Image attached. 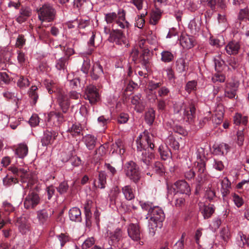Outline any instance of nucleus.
<instances>
[{"mask_svg": "<svg viewBox=\"0 0 249 249\" xmlns=\"http://www.w3.org/2000/svg\"><path fill=\"white\" fill-rule=\"evenodd\" d=\"M15 177H20L22 187L24 189V195H27L24 200V208L26 209H34L38 205L41 201L39 193L40 191V186L37 180L29 176L27 170L23 168H18L15 166L10 167L9 169Z\"/></svg>", "mask_w": 249, "mask_h": 249, "instance_id": "1", "label": "nucleus"}, {"mask_svg": "<svg viewBox=\"0 0 249 249\" xmlns=\"http://www.w3.org/2000/svg\"><path fill=\"white\" fill-rule=\"evenodd\" d=\"M37 14L38 19L41 22V25L39 27V29L42 33L48 36L49 33L42 29V27L47 26L44 23L52 22L55 19L56 11L55 8L53 5L46 3L37 9Z\"/></svg>", "mask_w": 249, "mask_h": 249, "instance_id": "2", "label": "nucleus"}, {"mask_svg": "<svg viewBox=\"0 0 249 249\" xmlns=\"http://www.w3.org/2000/svg\"><path fill=\"white\" fill-rule=\"evenodd\" d=\"M150 219L148 220V228L149 234L154 236L158 228H161L162 222L165 219V214L163 210L160 207L155 206L153 209L150 211Z\"/></svg>", "mask_w": 249, "mask_h": 249, "instance_id": "3", "label": "nucleus"}, {"mask_svg": "<svg viewBox=\"0 0 249 249\" xmlns=\"http://www.w3.org/2000/svg\"><path fill=\"white\" fill-rule=\"evenodd\" d=\"M71 119L68 115L61 112L51 111L48 114L46 125L48 127L58 126L63 122L70 121Z\"/></svg>", "mask_w": 249, "mask_h": 249, "instance_id": "4", "label": "nucleus"}, {"mask_svg": "<svg viewBox=\"0 0 249 249\" xmlns=\"http://www.w3.org/2000/svg\"><path fill=\"white\" fill-rule=\"evenodd\" d=\"M126 176L134 183H137L141 178V173L138 165L133 161L127 162L125 165Z\"/></svg>", "mask_w": 249, "mask_h": 249, "instance_id": "5", "label": "nucleus"}, {"mask_svg": "<svg viewBox=\"0 0 249 249\" xmlns=\"http://www.w3.org/2000/svg\"><path fill=\"white\" fill-rule=\"evenodd\" d=\"M196 163L197 164L195 167L198 174L196 178V189H199L206 179L207 172L206 168L205 161L203 159L200 158L199 161H197Z\"/></svg>", "mask_w": 249, "mask_h": 249, "instance_id": "6", "label": "nucleus"}, {"mask_svg": "<svg viewBox=\"0 0 249 249\" xmlns=\"http://www.w3.org/2000/svg\"><path fill=\"white\" fill-rule=\"evenodd\" d=\"M175 187H168L167 198L172 205L176 207H181L184 205L185 198L183 195L178 193H175Z\"/></svg>", "mask_w": 249, "mask_h": 249, "instance_id": "7", "label": "nucleus"}, {"mask_svg": "<svg viewBox=\"0 0 249 249\" xmlns=\"http://www.w3.org/2000/svg\"><path fill=\"white\" fill-rule=\"evenodd\" d=\"M154 159V155L152 152H150L149 150H143L137 152L135 160L142 166L145 165L146 166H149L152 160Z\"/></svg>", "mask_w": 249, "mask_h": 249, "instance_id": "8", "label": "nucleus"}, {"mask_svg": "<svg viewBox=\"0 0 249 249\" xmlns=\"http://www.w3.org/2000/svg\"><path fill=\"white\" fill-rule=\"evenodd\" d=\"M85 98L88 99L91 105H94L100 100V95L97 88L93 85L87 87L85 90Z\"/></svg>", "mask_w": 249, "mask_h": 249, "instance_id": "9", "label": "nucleus"}, {"mask_svg": "<svg viewBox=\"0 0 249 249\" xmlns=\"http://www.w3.org/2000/svg\"><path fill=\"white\" fill-rule=\"evenodd\" d=\"M137 151L147 150V148H150L153 149L154 144L152 142L149 136L140 135L136 140Z\"/></svg>", "mask_w": 249, "mask_h": 249, "instance_id": "10", "label": "nucleus"}, {"mask_svg": "<svg viewBox=\"0 0 249 249\" xmlns=\"http://www.w3.org/2000/svg\"><path fill=\"white\" fill-rule=\"evenodd\" d=\"M168 187H175V193H178L184 196V195H189L191 189L188 184L184 180H178L173 185L171 186H168Z\"/></svg>", "mask_w": 249, "mask_h": 249, "instance_id": "11", "label": "nucleus"}, {"mask_svg": "<svg viewBox=\"0 0 249 249\" xmlns=\"http://www.w3.org/2000/svg\"><path fill=\"white\" fill-rule=\"evenodd\" d=\"M58 103L62 110V112L64 115L68 116L69 118H71V113L69 112V109L70 106V100L68 97L64 94H60L58 97Z\"/></svg>", "mask_w": 249, "mask_h": 249, "instance_id": "12", "label": "nucleus"}, {"mask_svg": "<svg viewBox=\"0 0 249 249\" xmlns=\"http://www.w3.org/2000/svg\"><path fill=\"white\" fill-rule=\"evenodd\" d=\"M110 22L112 20L115 19L116 20V24L120 26L121 28H124L125 26H127L128 22L125 21V14L124 10H119L118 13L112 12L110 13Z\"/></svg>", "mask_w": 249, "mask_h": 249, "instance_id": "13", "label": "nucleus"}, {"mask_svg": "<svg viewBox=\"0 0 249 249\" xmlns=\"http://www.w3.org/2000/svg\"><path fill=\"white\" fill-rule=\"evenodd\" d=\"M58 135V133L56 131L46 130L44 132L43 136L41 140L42 145L43 146H47L53 144L54 141L56 139Z\"/></svg>", "mask_w": 249, "mask_h": 249, "instance_id": "14", "label": "nucleus"}, {"mask_svg": "<svg viewBox=\"0 0 249 249\" xmlns=\"http://www.w3.org/2000/svg\"><path fill=\"white\" fill-rule=\"evenodd\" d=\"M127 232L129 237L134 241L141 239L140 228L137 224L131 223L127 228Z\"/></svg>", "mask_w": 249, "mask_h": 249, "instance_id": "15", "label": "nucleus"}, {"mask_svg": "<svg viewBox=\"0 0 249 249\" xmlns=\"http://www.w3.org/2000/svg\"><path fill=\"white\" fill-rule=\"evenodd\" d=\"M196 107L195 104L191 102L189 105L185 108L184 115L187 119V121L189 123H192L194 122L196 118Z\"/></svg>", "mask_w": 249, "mask_h": 249, "instance_id": "16", "label": "nucleus"}, {"mask_svg": "<svg viewBox=\"0 0 249 249\" xmlns=\"http://www.w3.org/2000/svg\"><path fill=\"white\" fill-rule=\"evenodd\" d=\"M122 237V231L120 229H117L113 233L110 235V240L112 244H110L111 247L110 249H119L120 248L119 243Z\"/></svg>", "mask_w": 249, "mask_h": 249, "instance_id": "17", "label": "nucleus"}, {"mask_svg": "<svg viewBox=\"0 0 249 249\" xmlns=\"http://www.w3.org/2000/svg\"><path fill=\"white\" fill-rule=\"evenodd\" d=\"M101 40V36L100 34L96 32H92L91 36L88 41V46L89 49L87 53V54L89 55L91 54L92 52L94 50V48L95 47V42L99 43Z\"/></svg>", "mask_w": 249, "mask_h": 249, "instance_id": "18", "label": "nucleus"}, {"mask_svg": "<svg viewBox=\"0 0 249 249\" xmlns=\"http://www.w3.org/2000/svg\"><path fill=\"white\" fill-rule=\"evenodd\" d=\"M180 43L184 48L189 49L194 47L195 38L192 36L182 35L180 37Z\"/></svg>", "mask_w": 249, "mask_h": 249, "instance_id": "19", "label": "nucleus"}, {"mask_svg": "<svg viewBox=\"0 0 249 249\" xmlns=\"http://www.w3.org/2000/svg\"><path fill=\"white\" fill-rule=\"evenodd\" d=\"M51 216V214L49 213V210L46 209H42L36 212V217L40 225H45Z\"/></svg>", "mask_w": 249, "mask_h": 249, "instance_id": "20", "label": "nucleus"}, {"mask_svg": "<svg viewBox=\"0 0 249 249\" xmlns=\"http://www.w3.org/2000/svg\"><path fill=\"white\" fill-rule=\"evenodd\" d=\"M69 216L70 219L75 222H80L82 221L81 212L77 207H73L69 210Z\"/></svg>", "mask_w": 249, "mask_h": 249, "instance_id": "21", "label": "nucleus"}, {"mask_svg": "<svg viewBox=\"0 0 249 249\" xmlns=\"http://www.w3.org/2000/svg\"><path fill=\"white\" fill-rule=\"evenodd\" d=\"M97 138L94 136L88 134L83 137V141L89 150H92L97 143Z\"/></svg>", "mask_w": 249, "mask_h": 249, "instance_id": "22", "label": "nucleus"}, {"mask_svg": "<svg viewBox=\"0 0 249 249\" xmlns=\"http://www.w3.org/2000/svg\"><path fill=\"white\" fill-rule=\"evenodd\" d=\"M107 175L104 172L101 171L99 173L98 179L95 180L93 183L96 188H104L107 183Z\"/></svg>", "mask_w": 249, "mask_h": 249, "instance_id": "23", "label": "nucleus"}, {"mask_svg": "<svg viewBox=\"0 0 249 249\" xmlns=\"http://www.w3.org/2000/svg\"><path fill=\"white\" fill-rule=\"evenodd\" d=\"M239 49L240 45L239 43L235 41L229 42L225 47L226 52L230 55L237 54Z\"/></svg>", "mask_w": 249, "mask_h": 249, "instance_id": "24", "label": "nucleus"}, {"mask_svg": "<svg viewBox=\"0 0 249 249\" xmlns=\"http://www.w3.org/2000/svg\"><path fill=\"white\" fill-rule=\"evenodd\" d=\"M123 36V33L120 30H114L113 28L112 32L110 33V42H115L116 44H120Z\"/></svg>", "mask_w": 249, "mask_h": 249, "instance_id": "25", "label": "nucleus"}, {"mask_svg": "<svg viewBox=\"0 0 249 249\" xmlns=\"http://www.w3.org/2000/svg\"><path fill=\"white\" fill-rule=\"evenodd\" d=\"M38 88L36 86H33L28 91L29 96L30 98V103L32 106L36 104L39 96L37 93Z\"/></svg>", "mask_w": 249, "mask_h": 249, "instance_id": "26", "label": "nucleus"}, {"mask_svg": "<svg viewBox=\"0 0 249 249\" xmlns=\"http://www.w3.org/2000/svg\"><path fill=\"white\" fill-rule=\"evenodd\" d=\"M103 73V70L102 66L98 63H95L92 67V71L91 72V76L94 80H96L98 78L100 75Z\"/></svg>", "mask_w": 249, "mask_h": 249, "instance_id": "27", "label": "nucleus"}, {"mask_svg": "<svg viewBox=\"0 0 249 249\" xmlns=\"http://www.w3.org/2000/svg\"><path fill=\"white\" fill-rule=\"evenodd\" d=\"M119 173L116 168L110 165V180L114 184H118L119 180Z\"/></svg>", "mask_w": 249, "mask_h": 249, "instance_id": "28", "label": "nucleus"}, {"mask_svg": "<svg viewBox=\"0 0 249 249\" xmlns=\"http://www.w3.org/2000/svg\"><path fill=\"white\" fill-rule=\"evenodd\" d=\"M215 208L212 204L209 205H204L202 210V213L204 219H208L210 218L212 214L214 213Z\"/></svg>", "mask_w": 249, "mask_h": 249, "instance_id": "29", "label": "nucleus"}, {"mask_svg": "<svg viewBox=\"0 0 249 249\" xmlns=\"http://www.w3.org/2000/svg\"><path fill=\"white\" fill-rule=\"evenodd\" d=\"M82 127L79 124H74L69 129L68 131L73 137L80 136L82 134Z\"/></svg>", "mask_w": 249, "mask_h": 249, "instance_id": "30", "label": "nucleus"}, {"mask_svg": "<svg viewBox=\"0 0 249 249\" xmlns=\"http://www.w3.org/2000/svg\"><path fill=\"white\" fill-rule=\"evenodd\" d=\"M123 193L127 200H130L135 197L133 190L130 185L125 186L122 189Z\"/></svg>", "mask_w": 249, "mask_h": 249, "instance_id": "31", "label": "nucleus"}, {"mask_svg": "<svg viewBox=\"0 0 249 249\" xmlns=\"http://www.w3.org/2000/svg\"><path fill=\"white\" fill-rule=\"evenodd\" d=\"M11 57L10 52L3 51L0 53V67H3L6 63L9 62Z\"/></svg>", "mask_w": 249, "mask_h": 249, "instance_id": "32", "label": "nucleus"}, {"mask_svg": "<svg viewBox=\"0 0 249 249\" xmlns=\"http://www.w3.org/2000/svg\"><path fill=\"white\" fill-rule=\"evenodd\" d=\"M28 152L27 146L24 144H20L17 148L16 153L19 158H23L27 155Z\"/></svg>", "mask_w": 249, "mask_h": 249, "instance_id": "33", "label": "nucleus"}, {"mask_svg": "<svg viewBox=\"0 0 249 249\" xmlns=\"http://www.w3.org/2000/svg\"><path fill=\"white\" fill-rule=\"evenodd\" d=\"M155 118V111L153 108L149 109L145 114V120L149 125H151Z\"/></svg>", "mask_w": 249, "mask_h": 249, "instance_id": "34", "label": "nucleus"}, {"mask_svg": "<svg viewBox=\"0 0 249 249\" xmlns=\"http://www.w3.org/2000/svg\"><path fill=\"white\" fill-rule=\"evenodd\" d=\"M68 57H63L56 62L55 67L58 70H64L68 64Z\"/></svg>", "mask_w": 249, "mask_h": 249, "instance_id": "35", "label": "nucleus"}, {"mask_svg": "<svg viewBox=\"0 0 249 249\" xmlns=\"http://www.w3.org/2000/svg\"><path fill=\"white\" fill-rule=\"evenodd\" d=\"M159 151L161 159L163 160H166L171 156V152L167 146H160Z\"/></svg>", "mask_w": 249, "mask_h": 249, "instance_id": "36", "label": "nucleus"}, {"mask_svg": "<svg viewBox=\"0 0 249 249\" xmlns=\"http://www.w3.org/2000/svg\"><path fill=\"white\" fill-rule=\"evenodd\" d=\"M176 64L177 70L179 72H182L187 69V66L186 65L185 60L182 58L178 59L176 62Z\"/></svg>", "mask_w": 249, "mask_h": 249, "instance_id": "37", "label": "nucleus"}, {"mask_svg": "<svg viewBox=\"0 0 249 249\" xmlns=\"http://www.w3.org/2000/svg\"><path fill=\"white\" fill-rule=\"evenodd\" d=\"M60 242L61 247H62L68 242L71 240V238L67 233H61L57 236Z\"/></svg>", "mask_w": 249, "mask_h": 249, "instance_id": "38", "label": "nucleus"}, {"mask_svg": "<svg viewBox=\"0 0 249 249\" xmlns=\"http://www.w3.org/2000/svg\"><path fill=\"white\" fill-rule=\"evenodd\" d=\"M105 148L104 146H101L99 147L98 149L96 150L95 152V154L94 155L92 159L91 160V162L93 163L94 164H97L99 161L100 160V156L98 154V152H99L100 154V152L102 151L103 153L104 152Z\"/></svg>", "mask_w": 249, "mask_h": 249, "instance_id": "39", "label": "nucleus"}, {"mask_svg": "<svg viewBox=\"0 0 249 249\" xmlns=\"http://www.w3.org/2000/svg\"><path fill=\"white\" fill-rule=\"evenodd\" d=\"M230 147L226 143H222L218 145L215 149L217 152L221 153L222 155L227 154L229 151Z\"/></svg>", "mask_w": 249, "mask_h": 249, "instance_id": "40", "label": "nucleus"}, {"mask_svg": "<svg viewBox=\"0 0 249 249\" xmlns=\"http://www.w3.org/2000/svg\"><path fill=\"white\" fill-rule=\"evenodd\" d=\"M167 143L175 150L179 149V142L172 136H170L168 138Z\"/></svg>", "mask_w": 249, "mask_h": 249, "instance_id": "41", "label": "nucleus"}, {"mask_svg": "<svg viewBox=\"0 0 249 249\" xmlns=\"http://www.w3.org/2000/svg\"><path fill=\"white\" fill-rule=\"evenodd\" d=\"M161 54V60L164 62H169L173 59V55L169 51H163Z\"/></svg>", "mask_w": 249, "mask_h": 249, "instance_id": "42", "label": "nucleus"}, {"mask_svg": "<svg viewBox=\"0 0 249 249\" xmlns=\"http://www.w3.org/2000/svg\"><path fill=\"white\" fill-rule=\"evenodd\" d=\"M3 184L6 186H10L14 184L18 183V178L16 177H8L6 176L3 179Z\"/></svg>", "mask_w": 249, "mask_h": 249, "instance_id": "43", "label": "nucleus"}, {"mask_svg": "<svg viewBox=\"0 0 249 249\" xmlns=\"http://www.w3.org/2000/svg\"><path fill=\"white\" fill-rule=\"evenodd\" d=\"M69 189V185L67 182L63 181L61 182L58 187L56 188L57 192L60 194L62 195L67 193Z\"/></svg>", "mask_w": 249, "mask_h": 249, "instance_id": "44", "label": "nucleus"}, {"mask_svg": "<svg viewBox=\"0 0 249 249\" xmlns=\"http://www.w3.org/2000/svg\"><path fill=\"white\" fill-rule=\"evenodd\" d=\"M220 236L225 243H227L230 238L229 230L227 228H223L220 232Z\"/></svg>", "mask_w": 249, "mask_h": 249, "instance_id": "45", "label": "nucleus"}, {"mask_svg": "<svg viewBox=\"0 0 249 249\" xmlns=\"http://www.w3.org/2000/svg\"><path fill=\"white\" fill-rule=\"evenodd\" d=\"M17 85L19 88H25L29 85V79L26 77L21 76L17 82Z\"/></svg>", "mask_w": 249, "mask_h": 249, "instance_id": "46", "label": "nucleus"}, {"mask_svg": "<svg viewBox=\"0 0 249 249\" xmlns=\"http://www.w3.org/2000/svg\"><path fill=\"white\" fill-rule=\"evenodd\" d=\"M153 170L158 174H161L164 172V168L162 164L160 161L155 162L153 166Z\"/></svg>", "mask_w": 249, "mask_h": 249, "instance_id": "47", "label": "nucleus"}, {"mask_svg": "<svg viewBox=\"0 0 249 249\" xmlns=\"http://www.w3.org/2000/svg\"><path fill=\"white\" fill-rule=\"evenodd\" d=\"M215 69L217 72H221L223 70V66L225 62L220 59H214Z\"/></svg>", "mask_w": 249, "mask_h": 249, "instance_id": "48", "label": "nucleus"}, {"mask_svg": "<svg viewBox=\"0 0 249 249\" xmlns=\"http://www.w3.org/2000/svg\"><path fill=\"white\" fill-rule=\"evenodd\" d=\"M44 85L50 94L54 92L55 85L53 81H50L49 80H46L44 81Z\"/></svg>", "mask_w": 249, "mask_h": 249, "instance_id": "49", "label": "nucleus"}, {"mask_svg": "<svg viewBox=\"0 0 249 249\" xmlns=\"http://www.w3.org/2000/svg\"><path fill=\"white\" fill-rule=\"evenodd\" d=\"M90 67V60L88 58H86L85 60H84L83 65L81 68V71L84 73L87 74L89 72Z\"/></svg>", "mask_w": 249, "mask_h": 249, "instance_id": "50", "label": "nucleus"}, {"mask_svg": "<svg viewBox=\"0 0 249 249\" xmlns=\"http://www.w3.org/2000/svg\"><path fill=\"white\" fill-rule=\"evenodd\" d=\"M25 41L26 39H25L24 36L22 35H19L16 40V46L18 48H21L25 44Z\"/></svg>", "mask_w": 249, "mask_h": 249, "instance_id": "51", "label": "nucleus"}, {"mask_svg": "<svg viewBox=\"0 0 249 249\" xmlns=\"http://www.w3.org/2000/svg\"><path fill=\"white\" fill-rule=\"evenodd\" d=\"M213 167L218 171H222L224 168L223 162L219 160L214 159L213 163Z\"/></svg>", "mask_w": 249, "mask_h": 249, "instance_id": "52", "label": "nucleus"}, {"mask_svg": "<svg viewBox=\"0 0 249 249\" xmlns=\"http://www.w3.org/2000/svg\"><path fill=\"white\" fill-rule=\"evenodd\" d=\"M188 27L191 30L192 33L195 34L199 30V27L197 25L195 20H191L189 24Z\"/></svg>", "mask_w": 249, "mask_h": 249, "instance_id": "53", "label": "nucleus"}, {"mask_svg": "<svg viewBox=\"0 0 249 249\" xmlns=\"http://www.w3.org/2000/svg\"><path fill=\"white\" fill-rule=\"evenodd\" d=\"M94 244V239L91 237L86 240L82 245V249H88Z\"/></svg>", "mask_w": 249, "mask_h": 249, "instance_id": "54", "label": "nucleus"}, {"mask_svg": "<svg viewBox=\"0 0 249 249\" xmlns=\"http://www.w3.org/2000/svg\"><path fill=\"white\" fill-rule=\"evenodd\" d=\"M117 122L119 124L126 123L128 120V115L124 113H121L117 117Z\"/></svg>", "mask_w": 249, "mask_h": 249, "instance_id": "55", "label": "nucleus"}, {"mask_svg": "<svg viewBox=\"0 0 249 249\" xmlns=\"http://www.w3.org/2000/svg\"><path fill=\"white\" fill-rule=\"evenodd\" d=\"M244 141V135L243 130H238L237 132V143L240 146L243 145Z\"/></svg>", "mask_w": 249, "mask_h": 249, "instance_id": "56", "label": "nucleus"}, {"mask_svg": "<svg viewBox=\"0 0 249 249\" xmlns=\"http://www.w3.org/2000/svg\"><path fill=\"white\" fill-rule=\"evenodd\" d=\"M19 13L27 19L31 15L32 10L28 7L22 8L20 10Z\"/></svg>", "mask_w": 249, "mask_h": 249, "instance_id": "57", "label": "nucleus"}, {"mask_svg": "<svg viewBox=\"0 0 249 249\" xmlns=\"http://www.w3.org/2000/svg\"><path fill=\"white\" fill-rule=\"evenodd\" d=\"M225 79V76L223 74L220 73V72L215 73L212 77V81L214 83L216 82H224Z\"/></svg>", "mask_w": 249, "mask_h": 249, "instance_id": "58", "label": "nucleus"}, {"mask_svg": "<svg viewBox=\"0 0 249 249\" xmlns=\"http://www.w3.org/2000/svg\"><path fill=\"white\" fill-rule=\"evenodd\" d=\"M196 86V83L195 81H189L186 86L185 90L189 93H190L192 90H194Z\"/></svg>", "mask_w": 249, "mask_h": 249, "instance_id": "59", "label": "nucleus"}, {"mask_svg": "<svg viewBox=\"0 0 249 249\" xmlns=\"http://www.w3.org/2000/svg\"><path fill=\"white\" fill-rule=\"evenodd\" d=\"M70 161L71 164L75 167L79 166L82 163V160L80 158L76 156H71Z\"/></svg>", "mask_w": 249, "mask_h": 249, "instance_id": "60", "label": "nucleus"}, {"mask_svg": "<svg viewBox=\"0 0 249 249\" xmlns=\"http://www.w3.org/2000/svg\"><path fill=\"white\" fill-rule=\"evenodd\" d=\"M10 81L9 75L5 72H0V85L2 82L5 84H8Z\"/></svg>", "mask_w": 249, "mask_h": 249, "instance_id": "61", "label": "nucleus"}, {"mask_svg": "<svg viewBox=\"0 0 249 249\" xmlns=\"http://www.w3.org/2000/svg\"><path fill=\"white\" fill-rule=\"evenodd\" d=\"M3 207L4 211L7 212L8 214L14 211V207L13 206V205L7 201L3 202Z\"/></svg>", "mask_w": 249, "mask_h": 249, "instance_id": "62", "label": "nucleus"}, {"mask_svg": "<svg viewBox=\"0 0 249 249\" xmlns=\"http://www.w3.org/2000/svg\"><path fill=\"white\" fill-rule=\"evenodd\" d=\"M46 192L47 193L48 199L50 200L54 195L55 188L53 185L49 186L46 188Z\"/></svg>", "mask_w": 249, "mask_h": 249, "instance_id": "63", "label": "nucleus"}, {"mask_svg": "<svg viewBox=\"0 0 249 249\" xmlns=\"http://www.w3.org/2000/svg\"><path fill=\"white\" fill-rule=\"evenodd\" d=\"M29 124L32 126H36L38 125L39 121V117L36 114L33 115L29 121Z\"/></svg>", "mask_w": 249, "mask_h": 249, "instance_id": "64", "label": "nucleus"}]
</instances>
